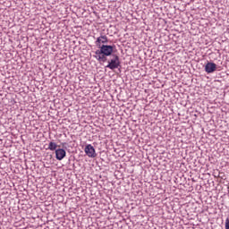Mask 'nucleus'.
Masks as SVG:
<instances>
[{"instance_id":"nucleus-1","label":"nucleus","mask_w":229,"mask_h":229,"mask_svg":"<svg viewBox=\"0 0 229 229\" xmlns=\"http://www.w3.org/2000/svg\"><path fill=\"white\" fill-rule=\"evenodd\" d=\"M115 49V45H102L99 49L95 51L93 55L98 62H106V56H112L114 50Z\"/></svg>"},{"instance_id":"nucleus-2","label":"nucleus","mask_w":229,"mask_h":229,"mask_svg":"<svg viewBox=\"0 0 229 229\" xmlns=\"http://www.w3.org/2000/svg\"><path fill=\"white\" fill-rule=\"evenodd\" d=\"M107 69H111L114 71V69H119L121 67V61L119 60V55L114 54L112 55V58L108 61V64L106 65Z\"/></svg>"},{"instance_id":"nucleus-3","label":"nucleus","mask_w":229,"mask_h":229,"mask_svg":"<svg viewBox=\"0 0 229 229\" xmlns=\"http://www.w3.org/2000/svg\"><path fill=\"white\" fill-rule=\"evenodd\" d=\"M84 151L89 158H96L98 157V154H96V148H94L91 144L87 145Z\"/></svg>"},{"instance_id":"nucleus-4","label":"nucleus","mask_w":229,"mask_h":229,"mask_svg":"<svg viewBox=\"0 0 229 229\" xmlns=\"http://www.w3.org/2000/svg\"><path fill=\"white\" fill-rule=\"evenodd\" d=\"M217 69V64L215 63L208 62L205 65V71L208 72V74H212V72H216V70Z\"/></svg>"},{"instance_id":"nucleus-5","label":"nucleus","mask_w":229,"mask_h":229,"mask_svg":"<svg viewBox=\"0 0 229 229\" xmlns=\"http://www.w3.org/2000/svg\"><path fill=\"white\" fill-rule=\"evenodd\" d=\"M97 47H101L102 44H108V38L106 35H101L95 41Z\"/></svg>"},{"instance_id":"nucleus-6","label":"nucleus","mask_w":229,"mask_h":229,"mask_svg":"<svg viewBox=\"0 0 229 229\" xmlns=\"http://www.w3.org/2000/svg\"><path fill=\"white\" fill-rule=\"evenodd\" d=\"M67 156V152L64 148L55 149V158L56 160H64V157Z\"/></svg>"},{"instance_id":"nucleus-7","label":"nucleus","mask_w":229,"mask_h":229,"mask_svg":"<svg viewBox=\"0 0 229 229\" xmlns=\"http://www.w3.org/2000/svg\"><path fill=\"white\" fill-rule=\"evenodd\" d=\"M56 148H58V145L54 141H50L47 149L50 151H56Z\"/></svg>"},{"instance_id":"nucleus-8","label":"nucleus","mask_w":229,"mask_h":229,"mask_svg":"<svg viewBox=\"0 0 229 229\" xmlns=\"http://www.w3.org/2000/svg\"><path fill=\"white\" fill-rule=\"evenodd\" d=\"M225 229H229V218L225 220Z\"/></svg>"}]
</instances>
